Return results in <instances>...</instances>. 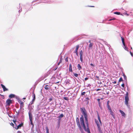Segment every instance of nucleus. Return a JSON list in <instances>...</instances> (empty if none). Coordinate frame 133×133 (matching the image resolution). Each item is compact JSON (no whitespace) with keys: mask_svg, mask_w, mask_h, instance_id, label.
I'll return each mask as SVG.
<instances>
[{"mask_svg":"<svg viewBox=\"0 0 133 133\" xmlns=\"http://www.w3.org/2000/svg\"><path fill=\"white\" fill-rule=\"evenodd\" d=\"M80 120L81 124L82 126H83L84 130L85 131H87L88 133H91L90 130L89 128V124L88 122L87 123H87H85L87 125V128H86V127L84 123L83 116V115H82L81 117L80 118Z\"/></svg>","mask_w":133,"mask_h":133,"instance_id":"1","label":"nucleus"},{"mask_svg":"<svg viewBox=\"0 0 133 133\" xmlns=\"http://www.w3.org/2000/svg\"><path fill=\"white\" fill-rule=\"evenodd\" d=\"M80 110L81 113L84 116L85 123H87L88 122V115L85 108H81Z\"/></svg>","mask_w":133,"mask_h":133,"instance_id":"2","label":"nucleus"},{"mask_svg":"<svg viewBox=\"0 0 133 133\" xmlns=\"http://www.w3.org/2000/svg\"><path fill=\"white\" fill-rule=\"evenodd\" d=\"M125 103L126 105L127 106H128V102L129 101V98L128 96V92H127L126 93V96H125Z\"/></svg>","mask_w":133,"mask_h":133,"instance_id":"3","label":"nucleus"},{"mask_svg":"<svg viewBox=\"0 0 133 133\" xmlns=\"http://www.w3.org/2000/svg\"><path fill=\"white\" fill-rule=\"evenodd\" d=\"M12 103V101L10 99H7L6 102V106H9L10 104Z\"/></svg>","mask_w":133,"mask_h":133,"instance_id":"4","label":"nucleus"},{"mask_svg":"<svg viewBox=\"0 0 133 133\" xmlns=\"http://www.w3.org/2000/svg\"><path fill=\"white\" fill-rule=\"evenodd\" d=\"M80 55V59L81 61L82 62L83 61V51L82 50H81L79 52Z\"/></svg>","mask_w":133,"mask_h":133,"instance_id":"5","label":"nucleus"},{"mask_svg":"<svg viewBox=\"0 0 133 133\" xmlns=\"http://www.w3.org/2000/svg\"><path fill=\"white\" fill-rule=\"evenodd\" d=\"M18 102L20 104V109H22L23 107H24L23 102L22 101L20 100H19L18 101Z\"/></svg>","mask_w":133,"mask_h":133,"instance_id":"6","label":"nucleus"},{"mask_svg":"<svg viewBox=\"0 0 133 133\" xmlns=\"http://www.w3.org/2000/svg\"><path fill=\"white\" fill-rule=\"evenodd\" d=\"M76 123L78 127H81L80 123L79 118L78 117H77L76 118Z\"/></svg>","mask_w":133,"mask_h":133,"instance_id":"7","label":"nucleus"},{"mask_svg":"<svg viewBox=\"0 0 133 133\" xmlns=\"http://www.w3.org/2000/svg\"><path fill=\"white\" fill-rule=\"evenodd\" d=\"M1 86L2 88H3L4 91H5L8 90V89L6 88L5 87L3 84H1Z\"/></svg>","mask_w":133,"mask_h":133,"instance_id":"8","label":"nucleus"},{"mask_svg":"<svg viewBox=\"0 0 133 133\" xmlns=\"http://www.w3.org/2000/svg\"><path fill=\"white\" fill-rule=\"evenodd\" d=\"M29 118L30 120H32V115L31 114V112L30 111L29 112Z\"/></svg>","mask_w":133,"mask_h":133,"instance_id":"9","label":"nucleus"},{"mask_svg":"<svg viewBox=\"0 0 133 133\" xmlns=\"http://www.w3.org/2000/svg\"><path fill=\"white\" fill-rule=\"evenodd\" d=\"M23 123H22L21 124H19L17 127V128H16L15 129L16 130H17L19 128L21 127L23 125Z\"/></svg>","mask_w":133,"mask_h":133,"instance_id":"10","label":"nucleus"},{"mask_svg":"<svg viewBox=\"0 0 133 133\" xmlns=\"http://www.w3.org/2000/svg\"><path fill=\"white\" fill-rule=\"evenodd\" d=\"M100 125H100L99 124H97L98 128V130L99 131V132L100 133H103L102 132V131L101 130V128H100Z\"/></svg>","mask_w":133,"mask_h":133,"instance_id":"11","label":"nucleus"},{"mask_svg":"<svg viewBox=\"0 0 133 133\" xmlns=\"http://www.w3.org/2000/svg\"><path fill=\"white\" fill-rule=\"evenodd\" d=\"M121 113L122 116L125 117V113L123 111L121 110H120L119 111Z\"/></svg>","mask_w":133,"mask_h":133,"instance_id":"12","label":"nucleus"},{"mask_svg":"<svg viewBox=\"0 0 133 133\" xmlns=\"http://www.w3.org/2000/svg\"><path fill=\"white\" fill-rule=\"evenodd\" d=\"M69 71L71 72H72V66L71 64H70L69 65Z\"/></svg>","mask_w":133,"mask_h":133,"instance_id":"13","label":"nucleus"},{"mask_svg":"<svg viewBox=\"0 0 133 133\" xmlns=\"http://www.w3.org/2000/svg\"><path fill=\"white\" fill-rule=\"evenodd\" d=\"M79 47V45H77L76 46L75 50L74 52H78Z\"/></svg>","mask_w":133,"mask_h":133,"instance_id":"14","label":"nucleus"},{"mask_svg":"<svg viewBox=\"0 0 133 133\" xmlns=\"http://www.w3.org/2000/svg\"><path fill=\"white\" fill-rule=\"evenodd\" d=\"M33 96L34 97V98L32 100V102H34L35 101V99H36L35 95V94L34 93H33ZM32 103H31V104H32Z\"/></svg>","mask_w":133,"mask_h":133,"instance_id":"15","label":"nucleus"},{"mask_svg":"<svg viewBox=\"0 0 133 133\" xmlns=\"http://www.w3.org/2000/svg\"><path fill=\"white\" fill-rule=\"evenodd\" d=\"M49 87V86L48 85H46L44 87V88L46 90H49L50 88L48 87Z\"/></svg>","mask_w":133,"mask_h":133,"instance_id":"16","label":"nucleus"},{"mask_svg":"<svg viewBox=\"0 0 133 133\" xmlns=\"http://www.w3.org/2000/svg\"><path fill=\"white\" fill-rule=\"evenodd\" d=\"M77 67L79 70H80L82 69V67L79 64H78Z\"/></svg>","mask_w":133,"mask_h":133,"instance_id":"17","label":"nucleus"},{"mask_svg":"<svg viewBox=\"0 0 133 133\" xmlns=\"http://www.w3.org/2000/svg\"><path fill=\"white\" fill-rule=\"evenodd\" d=\"M80 131H81V133H84V131L83 129L81 127H78Z\"/></svg>","mask_w":133,"mask_h":133,"instance_id":"18","label":"nucleus"},{"mask_svg":"<svg viewBox=\"0 0 133 133\" xmlns=\"http://www.w3.org/2000/svg\"><path fill=\"white\" fill-rule=\"evenodd\" d=\"M9 97L10 98H12L15 97V95L12 94H11L9 95Z\"/></svg>","mask_w":133,"mask_h":133,"instance_id":"19","label":"nucleus"},{"mask_svg":"<svg viewBox=\"0 0 133 133\" xmlns=\"http://www.w3.org/2000/svg\"><path fill=\"white\" fill-rule=\"evenodd\" d=\"M110 114L112 116L113 118H115V114H114V113L113 112L111 113H110Z\"/></svg>","mask_w":133,"mask_h":133,"instance_id":"20","label":"nucleus"},{"mask_svg":"<svg viewBox=\"0 0 133 133\" xmlns=\"http://www.w3.org/2000/svg\"><path fill=\"white\" fill-rule=\"evenodd\" d=\"M46 133H49V130L47 127H46Z\"/></svg>","mask_w":133,"mask_h":133,"instance_id":"21","label":"nucleus"},{"mask_svg":"<svg viewBox=\"0 0 133 133\" xmlns=\"http://www.w3.org/2000/svg\"><path fill=\"white\" fill-rule=\"evenodd\" d=\"M93 43H90L89 44V48H91L92 47Z\"/></svg>","mask_w":133,"mask_h":133,"instance_id":"22","label":"nucleus"},{"mask_svg":"<svg viewBox=\"0 0 133 133\" xmlns=\"http://www.w3.org/2000/svg\"><path fill=\"white\" fill-rule=\"evenodd\" d=\"M123 76L124 77V79H125V80H127V77L125 75V74L124 73H123Z\"/></svg>","mask_w":133,"mask_h":133,"instance_id":"23","label":"nucleus"},{"mask_svg":"<svg viewBox=\"0 0 133 133\" xmlns=\"http://www.w3.org/2000/svg\"><path fill=\"white\" fill-rule=\"evenodd\" d=\"M115 14L117 15H120L121 14V13L118 12H115L114 13Z\"/></svg>","mask_w":133,"mask_h":133,"instance_id":"24","label":"nucleus"},{"mask_svg":"<svg viewBox=\"0 0 133 133\" xmlns=\"http://www.w3.org/2000/svg\"><path fill=\"white\" fill-rule=\"evenodd\" d=\"M74 74V76H75V77H78V74L77 73H73Z\"/></svg>","mask_w":133,"mask_h":133,"instance_id":"25","label":"nucleus"},{"mask_svg":"<svg viewBox=\"0 0 133 133\" xmlns=\"http://www.w3.org/2000/svg\"><path fill=\"white\" fill-rule=\"evenodd\" d=\"M121 40L122 41V42H124V38L122 37L121 36Z\"/></svg>","mask_w":133,"mask_h":133,"instance_id":"26","label":"nucleus"},{"mask_svg":"<svg viewBox=\"0 0 133 133\" xmlns=\"http://www.w3.org/2000/svg\"><path fill=\"white\" fill-rule=\"evenodd\" d=\"M64 116V115L63 114H61L59 116V118H61L63 117Z\"/></svg>","mask_w":133,"mask_h":133,"instance_id":"27","label":"nucleus"},{"mask_svg":"<svg viewBox=\"0 0 133 133\" xmlns=\"http://www.w3.org/2000/svg\"><path fill=\"white\" fill-rule=\"evenodd\" d=\"M123 81V79H122V77H121L119 78V79L118 82H120L121 81Z\"/></svg>","mask_w":133,"mask_h":133,"instance_id":"28","label":"nucleus"},{"mask_svg":"<svg viewBox=\"0 0 133 133\" xmlns=\"http://www.w3.org/2000/svg\"><path fill=\"white\" fill-rule=\"evenodd\" d=\"M97 117H98V119H100V117L99 116V115L98 113V112L97 111Z\"/></svg>","mask_w":133,"mask_h":133,"instance_id":"29","label":"nucleus"},{"mask_svg":"<svg viewBox=\"0 0 133 133\" xmlns=\"http://www.w3.org/2000/svg\"><path fill=\"white\" fill-rule=\"evenodd\" d=\"M99 122V123H100V125H102V122H101V119H98Z\"/></svg>","mask_w":133,"mask_h":133,"instance_id":"30","label":"nucleus"},{"mask_svg":"<svg viewBox=\"0 0 133 133\" xmlns=\"http://www.w3.org/2000/svg\"><path fill=\"white\" fill-rule=\"evenodd\" d=\"M63 98L64 100L66 101H68L69 99L68 97H64Z\"/></svg>","mask_w":133,"mask_h":133,"instance_id":"31","label":"nucleus"},{"mask_svg":"<svg viewBox=\"0 0 133 133\" xmlns=\"http://www.w3.org/2000/svg\"><path fill=\"white\" fill-rule=\"evenodd\" d=\"M30 124L31 125H32V127H34V125L32 122V120H30Z\"/></svg>","mask_w":133,"mask_h":133,"instance_id":"32","label":"nucleus"},{"mask_svg":"<svg viewBox=\"0 0 133 133\" xmlns=\"http://www.w3.org/2000/svg\"><path fill=\"white\" fill-rule=\"evenodd\" d=\"M107 107H108V109L109 110H110V109H111L109 105H107Z\"/></svg>","mask_w":133,"mask_h":133,"instance_id":"33","label":"nucleus"},{"mask_svg":"<svg viewBox=\"0 0 133 133\" xmlns=\"http://www.w3.org/2000/svg\"><path fill=\"white\" fill-rule=\"evenodd\" d=\"M95 77L96 78V79H97V80H99V76H95Z\"/></svg>","mask_w":133,"mask_h":133,"instance_id":"34","label":"nucleus"},{"mask_svg":"<svg viewBox=\"0 0 133 133\" xmlns=\"http://www.w3.org/2000/svg\"><path fill=\"white\" fill-rule=\"evenodd\" d=\"M124 49L127 51H128V48L127 47L125 46H124Z\"/></svg>","mask_w":133,"mask_h":133,"instance_id":"35","label":"nucleus"},{"mask_svg":"<svg viewBox=\"0 0 133 133\" xmlns=\"http://www.w3.org/2000/svg\"><path fill=\"white\" fill-rule=\"evenodd\" d=\"M62 61L61 58V59L60 60V61H59V62L58 64V65H59V64L62 62Z\"/></svg>","mask_w":133,"mask_h":133,"instance_id":"36","label":"nucleus"},{"mask_svg":"<svg viewBox=\"0 0 133 133\" xmlns=\"http://www.w3.org/2000/svg\"><path fill=\"white\" fill-rule=\"evenodd\" d=\"M10 124L11 125L12 127L14 128V125L11 122V123H10Z\"/></svg>","mask_w":133,"mask_h":133,"instance_id":"37","label":"nucleus"},{"mask_svg":"<svg viewBox=\"0 0 133 133\" xmlns=\"http://www.w3.org/2000/svg\"><path fill=\"white\" fill-rule=\"evenodd\" d=\"M65 61L68 62V57H67L65 59Z\"/></svg>","mask_w":133,"mask_h":133,"instance_id":"38","label":"nucleus"},{"mask_svg":"<svg viewBox=\"0 0 133 133\" xmlns=\"http://www.w3.org/2000/svg\"><path fill=\"white\" fill-rule=\"evenodd\" d=\"M95 122H96V124H97H97H99V122H98V121L97 120L96 121V120H95Z\"/></svg>","mask_w":133,"mask_h":133,"instance_id":"39","label":"nucleus"},{"mask_svg":"<svg viewBox=\"0 0 133 133\" xmlns=\"http://www.w3.org/2000/svg\"><path fill=\"white\" fill-rule=\"evenodd\" d=\"M85 92H83L81 93V95H85Z\"/></svg>","mask_w":133,"mask_h":133,"instance_id":"40","label":"nucleus"},{"mask_svg":"<svg viewBox=\"0 0 133 133\" xmlns=\"http://www.w3.org/2000/svg\"><path fill=\"white\" fill-rule=\"evenodd\" d=\"M97 100L99 103H100V99H99V98H98L97 99Z\"/></svg>","mask_w":133,"mask_h":133,"instance_id":"41","label":"nucleus"},{"mask_svg":"<svg viewBox=\"0 0 133 133\" xmlns=\"http://www.w3.org/2000/svg\"><path fill=\"white\" fill-rule=\"evenodd\" d=\"M109 110V112H110V113H111V112H113L112 111V110H111V109H110V110Z\"/></svg>","mask_w":133,"mask_h":133,"instance_id":"42","label":"nucleus"},{"mask_svg":"<svg viewBox=\"0 0 133 133\" xmlns=\"http://www.w3.org/2000/svg\"><path fill=\"white\" fill-rule=\"evenodd\" d=\"M13 122H14V123L15 124H16V122L17 121L16 120H13Z\"/></svg>","mask_w":133,"mask_h":133,"instance_id":"43","label":"nucleus"},{"mask_svg":"<svg viewBox=\"0 0 133 133\" xmlns=\"http://www.w3.org/2000/svg\"><path fill=\"white\" fill-rule=\"evenodd\" d=\"M110 102V101H107V105H109V103Z\"/></svg>","mask_w":133,"mask_h":133,"instance_id":"44","label":"nucleus"},{"mask_svg":"<svg viewBox=\"0 0 133 133\" xmlns=\"http://www.w3.org/2000/svg\"><path fill=\"white\" fill-rule=\"evenodd\" d=\"M116 19V18H113V19H110L109 21H111V20H115Z\"/></svg>","mask_w":133,"mask_h":133,"instance_id":"45","label":"nucleus"},{"mask_svg":"<svg viewBox=\"0 0 133 133\" xmlns=\"http://www.w3.org/2000/svg\"><path fill=\"white\" fill-rule=\"evenodd\" d=\"M121 86L123 87H124V83L122 84L121 85Z\"/></svg>","mask_w":133,"mask_h":133,"instance_id":"46","label":"nucleus"},{"mask_svg":"<svg viewBox=\"0 0 133 133\" xmlns=\"http://www.w3.org/2000/svg\"><path fill=\"white\" fill-rule=\"evenodd\" d=\"M52 98H50L49 99V101H52Z\"/></svg>","mask_w":133,"mask_h":133,"instance_id":"47","label":"nucleus"},{"mask_svg":"<svg viewBox=\"0 0 133 133\" xmlns=\"http://www.w3.org/2000/svg\"><path fill=\"white\" fill-rule=\"evenodd\" d=\"M74 53H75L76 54L77 56H78V52H74Z\"/></svg>","mask_w":133,"mask_h":133,"instance_id":"48","label":"nucleus"},{"mask_svg":"<svg viewBox=\"0 0 133 133\" xmlns=\"http://www.w3.org/2000/svg\"><path fill=\"white\" fill-rule=\"evenodd\" d=\"M123 43V46H125V42H123L122 43Z\"/></svg>","mask_w":133,"mask_h":133,"instance_id":"49","label":"nucleus"},{"mask_svg":"<svg viewBox=\"0 0 133 133\" xmlns=\"http://www.w3.org/2000/svg\"><path fill=\"white\" fill-rule=\"evenodd\" d=\"M90 64L91 66H94V64H93L92 63H91Z\"/></svg>","mask_w":133,"mask_h":133,"instance_id":"50","label":"nucleus"},{"mask_svg":"<svg viewBox=\"0 0 133 133\" xmlns=\"http://www.w3.org/2000/svg\"><path fill=\"white\" fill-rule=\"evenodd\" d=\"M88 79V78H85L84 79L85 81H86Z\"/></svg>","mask_w":133,"mask_h":133,"instance_id":"51","label":"nucleus"},{"mask_svg":"<svg viewBox=\"0 0 133 133\" xmlns=\"http://www.w3.org/2000/svg\"><path fill=\"white\" fill-rule=\"evenodd\" d=\"M116 81H115L113 82V83L114 84H116Z\"/></svg>","mask_w":133,"mask_h":133,"instance_id":"52","label":"nucleus"},{"mask_svg":"<svg viewBox=\"0 0 133 133\" xmlns=\"http://www.w3.org/2000/svg\"><path fill=\"white\" fill-rule=\"evenodd\" d=\"M100 90H101V89H97V91H99Z\"/></svg>","mask_w":133,"mask_h":133,"instance_id":"53","label":"nucleus"},{"mask_svg":"<svg viewBox=\"0 0 133 133\" xmlns=\"http://www.w3.org/2000/svg\"><path fill=\"white\" fill-rule=\"evenodd\" d=\"M89 43H91V40H90L89 41Z\"/></svg>","mask_w":133,"mask_h":133,"instance_id":"54","label":"nucleus"},{"mask_svg":"<svg viewBox=\"0 0 133 133\" xmlns=\"http://www.w3.org/2000/svg\"><path fill=\"white\" fill-rule=\"evenodd\" d=\"M89 7H94V6H89Z\"/></svg>","mask_w":133,"mask_h":133,"instance_id":"55","label":"nucleus"},{"mask_svg":"<svg viewBox=\"0 0 133 133\" xmlns=\"http://www.w3.org/2000/svg\"><path fill=\"white\" fill-rule=\"evenodd\" d=\"M26 99V98H23V99Z\"/></svg>","mask_w":133,"mask_h":133,"instance_id":"56","label":"nucleus"},{"mask_svg":"<svg viewBox=\"0 0 133 133\" xmlns=\"http://www.w3.org/2000/svg\"><path fill=\"white\" fill-rule=\"evenodd\" d=\"M57 67L56 68L55 70H56L57 69Z\"/></svg>","mask_w":133,"mask_h":133,"instance_id":"57","label":"nucleus"},{"mask_svg":"<svg viewBox=\"0 0 133 133\" xmlns=\"http://www.w3.org/2000/svg\"><path fill=\"white\" fill-rule=\"evenodd\" d=\"M18 132H21L19 131H18Z\"/></svg>","mask_w":133,"mask_h":133,"instance_id":"58","label":"nucleus"},{"mask_svg":"<svg viewBox=\"0 0 133 133\" xmlns=\"http://www.w3.org/2000/svg\"><path fill=\"white\" fill-rule=\"evenodd\" d=\"M87 99H89V98H87Z\"/></svg>","mask_w":133,"mask_h":133,"instance_id":"59","label":"nucleus"},{"mask_svg":"<svg viewBox=\"0 0 133 133\" xmlns=\"http://www.w3.org/2000/svg\"><path fill=\"white\" fill-rule=\"evenodd\" d=\"M131 55H132V53H131Z\"/></svg>","mask_w":133,"mask_h":133,"instance_id":"60","label":"nucleus"},{"mask_svg":"<svg viewBox=\"0 0 133 133\" xmlns=\"http://www.w3.org/2000/svg\"><path fill=\"white\" fill-rule=\"evenodd\" d=\"M101 99H103V98H101Z\"/></svg>","mask_w":133,"mask_h":133,"instance_id":"61","label":"nucleus"},{"mask_svg":"<svg viewBox=\"0 0 133 133\" xmlns=\"http://www.w3.org/2000/svg\"><path fill=\"white\" fill-rule=\"evenodd\" d=\"M59 123H60V122H59Z\"/></svg>","mask_w":133,"mask_h":133,"instance_id":"62","label":"nucleus"},{"mask_svg":"<svg viewBox=\"0 0 133 133\" xmlns=\"http://www.w3.org/2000/svg\"><path fill=\"white\" fill-rule=\"evenodd\" d=\"M131 49H132V47H131Z\"/></svg>","mask_w":133,"mask_h":133,"instance_id":"63","label":"nucleus"}]
</instances>
